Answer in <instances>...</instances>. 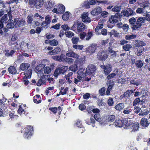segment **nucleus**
Instances as JSON below:
<instances>
[{"label": "nucleus", "mask_w": 150, "mask_h": 150, "mask_svg": "<svg viewBox=\"0 0 150 150\" xmlns=\"http://www.w3.org/2000/svg\"><path fill=\"white\" fill-rule=\"evenodd\" d=\"M136 46L137 47V51L136 52V54L139 56H140L142 55L144 52V48L143 46L146 45L145 43L142 41L137 40L135 43Z\"/></svg>", "instance_id": "obj_1"}, {"label": "nucleus", "mask_w": 150, "mask_h": 150, "mask_svg": "<svg viewBox=\"0 0 150 150\" xmlns=\"http://www.w3.org/2000/svg\"><path fill=\"white\" fill-rule=\"evenodd\" d=\"M114 123L116 126L118 127H123L126 129H128V127L129 126V122H128L126 119H123L122 120H117Z\"/></svg>", "instance_id": "obj_2"}, {"label": "nucleus", "mask_w": 150, "mask_h": 150, "mask_svg": "<svg viewBox=\"0 0 150 150\" xmlns=\"http://www.w3.org/2000/svg\"><path fill=\"white\" fill-rule=\"evenodd\" d=\"M29 4L31 7L34 6L36 8H40L43 4V0H29Z\"/></svg>", "instance_id": "obj_3"}, {"label": "nucleus", "mask_w": 150, "mask_h": 150, "mask_svg": "<svg viewBox=\"0 0 150 150\" xmlns=\"http://www.w3.org/2000/svg\"><path fill=\"white\" fill-rule=\"evenodd\" d=\"M33 128L32 126H28L25 129V132L23 137L25 139H29L32 135Z\"/></svg>", "instance_id": "obj_4"}, {"label": "nucleus", "mask_w": 150, "mask_h": 150, "mask_svg": "<svg viewBox=\"0 0 150 150\" xmlns=\"http://www.w3.org/2000/svg\"><path fill=\"white\" fill-rule=\"evenodd\" d=\"M65 8L62 4L58 5L56 8H54L52 10V12L57 14H62L65 11Z\"/></svg>", "instance_id": "obj_5"}, {"label": "nucleus", "mask_w": 150, "mask_h": 150, "mask_svg": "<svg viewBox=\"0 0 150 150\" xmlns=\"http://www.w3.org/2000/svg\"><path fill=\"white\" fill-rule=\"evenodd\" d=\"M108 52L106 50H103L102 52H99L97 55V58L102 61H105L108 56Z\"/></svg>", "instance_id": "obj_6"}, {"label": "nucleus", "mask_w": 150, "mask_h": 150, "mask_svg": "<svg viewBox=\"0 0 150 150\" xmlns=\"http://www.w3.org/2000/svg\"><path fill=\"white\" fill-rule=\"evenodd\" d=\"M145 22V19L143 17H140L137 20L136 25L133 27V30H136L140 28L142 25V24Z\"/></svg>", "instance_id": "obj_7"}, {"label": "nucleus", "mask_w": 150, "mask_h": 150, "mask_svg": "<svg viewBox=\"0 0 150 150\" xmlns=\"http://www.w3.org/2000/svg\"><path fill=\"white\" fill-rule=\"evenodd\" d=\"M51 16L49 15H47L45 18V21L42 22L41 23V25L45 28H47L48 27V25L50 23L51 21Z\"/></svg>", "instance_id": "obj_8"}, {"label": "nucleus", "mask_w": 150, "mask_h": 150, "mask_svg": "<svg viewBox=\"0 0 150 150\" xmlns=\"http://www.w3.org/2000/svg\"><path fill=\"white\" fill-rule=\"evenodd\" d=\"M14 22L15 24V28L23 26L25 23V22L23 19L15 18L14 19Z\"/></svg>", "instance_id": "obj_9"}, {"label": "nucleus", "mask_w": 150, "mask_h": 150, "mask_svg": "<svg viewBox=\"0 0 150 150\" xmlns=\"http://www.w3.org/2000/svg\"><path fill=\"white\" fill-rule=\"evenodd\" d=\"M96 70V67L93 64H90L86 68V74L91 75L93 74Z\"/></svg>", "instance_id": "obj_10"}, {"label": "nucleus", "mask_w": 150, "mask_h": 150, "mask_svg": "<svg viewBox=\"0 0 150 150\" xmlns=\"http://www.w3.org/2000/svg\"><path fill=\"white\" fill-rule=\"evenodd\" d=\"M140 6L143 8H137L136 10V12L138 13L143 14L146 12L145 9L148 8L149 6L148 4L146 3L145 4V3H143L140 5Z\"/></svg>", "instance_id": "obj_11"}, {"label": "nucleus", "mask_w": 150, "mask_h": 150, "mask_svg": "<svg viewBox=\"0 0 150 150\" xmlns=\"http://www.w3.org/2000/svg\"><path fill=\"white\" fill-rule=\"evenodd\" d=\"M9 16L10 22L7 25V27L8 28L11 29L15 27V24L14 22V20H12V16L10 11H9L8 13Z\"/></svg>", "instance_id": "obj_12"}, {"label": "nucleus", "mask_w": 150, "mask_h": 150, "mask_svg": "<svg viewBox=\"0 0 150 150\" xmlns=\"http://www.w3.org/2000/svg\"><path fill=\"white\" fill-rule=\"evenodd\" d=\"M100 67L104 69L106 75H108L112 71V66L110 64H108L105 66L101 65Z\"/></svg>", "instance_id": "obj_13"}, {"label": "nucleus", "mask_w": 150, "mask_h": 150, "mask_svg": "<svg viewBox=\"0 0 150 150\" xmlns=\"http://www.w3.org/2000/svg\"><path fill=\"white\" fill-rule=\"evenodd\" d=\"M97 48V45L95 44H92L87 48L86 52L89 54L94 53Z\"/></svg>", "instance_id": "obj_14"}, {"label": "nucleus", "mask_w": 150, "mask_h": 150, "mask_svg": "<svg viewBox=\"0 0 150 150\" xmlns=\"http://www.w3.org/2000/svg\"><path fill=\"white\" fill-rule=\"evenodd\" d=\"M88 14L87 12H84L81 15V17L82 21L85 23H90L91 21L90 18L88 16Z\"/></svg>", "instance_id": "obj_15"}, {"label": "nucleus", "mask_w": 150, "mask_h": 150, "mask_svg": "<svg viewBox=\"0 0 150 150\" xmlns=\"http://www.w3.org/2000/svg\"><path fill=\"white\" fill-rule=\"evenodd\" d=\"M131 130V132H134L137 131L139 128V125L138 122H136L134 123H132L130 124L129 122V126Z\"/></svg>", "instance_id": "obj_16"}, {"label": "nucleus", "mask_w": 150, "mask_h": 150, "mask_svg": "<svg viewBox=\"0 0 150 150\" xmlns=\"http://www.w3.org/2000/svg\"><path fill=\"white\" fill-rule=\"evenodd\" d=\"M150 123V122L148 121L147 119L144 117L141 119L140 122L141 125L144 128L148 127Z\"/></svg>", "instance_id": "obj_17"}, {"label": "nucleus", "mask_w": 150, "mask_h": 150, "mask_svg": "<svg viewBox=\"0 0 150 150\" xmlns=\"http://www.w3.org/2000/svg\"><path fill=\"white\" fill-rule=\"evenodd\" d=\"M52 58L54 60L59 62H64L65 59V55L64 54H62L60 56H53Z\"/></svg>", "instance_id": "obj_18"}, {"label": "nucleus", "mask_w": 150, "mask_h": 150, "mask_svg": "<svg viewBox=\"0 0 150 150\" xmlns=\"http://www.w3.org/2000/svg\"><path fill=\"white\" fill-rule=\"evenodd\" d=\"M123 15L125 16L128 17L134 14V12L133 10L130 8H129L127 10H125L123 11Z\"/></svg>", "instance_id": "obj_19"}, {"label": "nucleus", "mask_w": 150, "mask_h": 150, "mask_svg": "<svg viewBox=\"0 0 150 150\" xmlns=\"http://www.w3.org/2000/svg\"><path fill=\"white\" fill-rule=\"evenodd\" d=\"M86 123L88 125H92V126L93 127H95L94 123H95V121L94 120V118H93V117H91V116L90 117L86 118L85 120Z\"/></svg>", "instance_id": "obj_20"}, {"label": "nucleus", "mask_w": 150, "mask_h": 150, "mask_svg": "<svg viewBox=\"0 0 150 150\" xmlns=\"http://www.w3.org/2000/svg\"><path fill=\"white\" fill-rule=\"evenodd\" d=\"M102 11L100 7L98 6L93 9L91 12V14L93 16H96L99 14Z\"/></svg>", "instance_id": "obj_21"}, {"label": "nucleus", "mask_w": 150, "mask_h": 150, "mask_svg": "<svg viewBox=\"0 0 150 150\" xmlns=\"http://www.w3.org/2000/svg\"><path fill=\"white\" fill-rule=\"evenodd\" d=\"M79 24L77 28V31L78 32H83L86 29V27L85 25L81 22L80 21Z\"/></svg>", "instance_id": "obj_22"}, {"label": "nucleus", "mask_w": 150, "mask_h": 150, "mask_svg": "<svg viewBox=\"0 0 150 150\" xmlns=\"http://www.w3.org/2000/svg\"><path fill=\"white\" fill-rule=\"evenodd\" d=\"M17 39V37L16 35L15 34L13 35L11 39V40L9 41V44L11 45H15L17 43L16 40Z\"/></svg>", "instance_id": "obj_23"}, {"label": "nucleus", "mask_w": 150, "mask_h": 150, "mask_svg": "<svg viewBox=\"0 0 150 150\" xmlns=\"http://www.w3.org/2000/svg\"><path fill=\"white\" fill-rule=\"evenodd\" d=\"M46 82V79L44 76H42L39 79L36 83V85L38 86H40L42 84H44Z\"/></svg>", "instance_id": "obj_24"}, {"label": "nucleus", "mask_w": 150, "mask_h": 150, "mask_svg": "<svg viewBox=\"0 0 150 150\" xmlns=\"http://www.w3.org/2000/svg\"><path fill=\"white\" fill-rule=\"evenodd\" d=\"M21 45L23 44V45H21V47L24 51H27L29 50V49H30V47H29V44L28 43H25L23 42L21 43Z\"/></svg>", "instance_id": "obj_25"}, {"label": "nucleus", "mask_w": 150, "mask_h": 150, "mask_svg": "<svg viewBox=\"0 0 150 150\" xmlns=\"http://www.w3.org/2000/svg\"><path fill=\"white\" fill-rule=\"evenodd\" d=\"M79 22L80 21L78 20L75 21L74 23L73 26L71 28V29L74 31H77V28H78V25H79Z\"/></svg>", "instance_id": "obj_26"}, {"label": "nucleus", "mask_w": 150, "mask_h": 150, "mask_svg": "<svg viewBox=\"0 0 150 150\" xmlns=\"http://www.w3.org/2000/svg\"><path fill=\"white\" fill-rule=\"evenodd\" d=\"M73 73L72 72L69 73L67 74L65 76L64 78L69 83H71L72 82L71 81L70 79H72V76Z\"/></svg>", "instance_id": "obj_27"}, {"label": "nucleus", "mask_w": 150, "mask_h": 150, "mask_svg": "<svg viewBox=\"0 0 150 150\" xmlns=\"http://www.w3.org/2000/svg\"><path fill=\"white\" fill-rule=\"evenodd\" d=\"M124 107V104L122 103H120L116 105L114 108L117 110L120 111L123 109Z\"/></svg>", "instance_id": "obj_28"}, {"label": "nucleus", "mask_w": 150, "mask_h": 150, "mask_svg": "<svg viewBox=\"0 0 150 150\" xmlns=\"http://www.w3.org/2000/svg\"><path fill=\"white\" fill-rule=\"evenodd\" d=\"M61 50V49L59 47H57L54 50L51 51H50L49 53L51 55H54L58 53Z\"/></svg>", "instance_id": "obj_29"}, {"label": "nucleus", "mask_w": 150, "mask_h": 150, "mask_svg": "<svg viewBox=\"0 0 150 150\" xmlns=\"http://www.w3.org/2000/svg\"><path fill=\"white\" fill-rule=\"evenodd\" d=\"M135 66L139 68H142L144 65V63L142 61L138 60L136 61Z\"/></svg>", "instance_id": "obj_30"}, {"label": "nucleus", "mask_w": 150, "mask_h": 150, "mask_svg": "<svg viewBox=\"0 0 150 150\" xmlns=\"http://www.w3.org/2000/svg\"><path fill=\"white\" fill-rule=\"evenodd\" d=\"M118 21V18L115 16H112L109 18V21L110 23H117Z\"/></svg>", "instance_id": "obj_31"}, {"label": "nucleus", "mask_w": 150, "mask_h": 150, "mask_svg": "<svg viewBox=\"0 0 150 150\" xmlns=\"http://www.w3.org/2000/svg\"><path fill=\"white\" fill-rule=\"evenodd\" d=\"M29 67V65L27 63H23L20 66V68L22 70L27 69Z\"/></svg>", "instance_id": "obj_32"}, {"label": "nucleus", "mask_w": 150, "mask_h": 150, "mask_svg": "<svg viewBox=\"0 0 150 150\" xmlns=\"http://www.w3.org/2000/svg\"><path fill=\"white\" fill-rule=\"evenodd\" d=\"M78 67L76 64H73L70 66L69 69L70 70L74 72H76L78 69Z\"/></svg>", "instance_id": "obj_33"}, {"label": "nucleus", "mask_w": 150, "mask_h": 150, "mask_svg": "<svg viewBox=\"0 0 150 150\" xmlns=\"http://www.w3.org/2000/svg\"><path fill=\"white\" fill-rule=\"evenodd\" d=\"M44 67V65L43 64H39V65L36 67L35 68V71H36V72H38L39 73H40L42 69H43ZM37 73H38V72Z\"/></svg>", "instance_id": "obj_34"}, {"label": "nucleus", "mask_w": 150, "mask_h": 150, "mask_svg": "<svg viewBox=\"0 0 150 150\" xmlns=\"http://www.w3.org/2000/svg\"><path fill=\"white\" fill-rule=\"evenodd\" d=\"M129 21L130 24L132 25V28L133 29V27L136 25L137 21L136 19L132 17L129 19Z\"/></svg>", "instance_id": "obj_35"}, {"label": "nucleus", "mask_w": 150, "mask_h": 150, "mask_svg": "<svg viewBox=\"0 0 150 150\" xmlns=\"http://www.w3.org/2000/svg\"><path fill=\"white\" fill-rule=\"evenodd\" d=\"M9 72L11 74H15L16 72V69L13 66H10L8 69Z\"/></svg>", "instance_id": "obj_36"}, {"label": "nucleus", "mask_w": 150, "mask_h": 150, "mask_svg": "<svg viewBox=\"0 0 150 150\" xmlns=\"http://www.w3.org/2000/svg\"><path fill=\"white\" fill-rule=\"evenodd\" d=\"M103 26V23L102 22L99 23L97 27L95 28V31L96 33H97L98 32L99 30L102 29Z\"/></svg>", "instance_id": "obj_37"}, {"label": "nucleus", "mask_w": 150, "mask_h": 150, "mask_svg": "<svg viewBox=\"0 0 150 150\" xmlns=\"http://www.w3.org/2000/svg\"><path fill=\"white\" fill-rule=\"evenodd\" d=\"M78 75H82V76H85L86 74V71L83 68H80L78 71Z\"/></svg>", "instance_id": "obj_38"}, {"label": "nucleus", "mask_w": 150, "mask_h": 150, "mask_svg": "<svg viewBox=\"0 0 150 150\" xmlns=\"http://www.w3.org/2000/svg\"><path fill=\"white\" fill-rule=\"evenodd\" d=\"M32 73V70L30 69L25 71V75L26 78H30L31 77Z\"/></svg>", "instance_id": "obj_39"}, {"label": "nucleus", "mask_w": 150, "mask_h": 150, "mask_svg": "<svg viewBox=\"0 0 150 150\" xmlns=\"http://www.w3.org/2000/svg\"><path fill=\"white\" fill-rule=\"evenodd\" d=\"M69 17V13L68 12H66L62 16V19L63 20L67 21Z\"/></svg>", "instance_id": "obj_40"}, {"label": "nucleus", "mask_w": 150, "mask_h": 150, "mask_svg": "<svg viewBox=\"0 0 150 150\" xmlns=\"http://www.w3.org/2000/svg\"><path fill=\"white\" fill-rule=\"evenodd\" d=\"M0 21L4 23H6L8 21L7 15H4V16L1 18V20H0Z\"/></svg>", "instance_id": "obj_41"}, {"label": "nucleus", "mask_w": 150, "mask_h": 150, "mask_svg": "<svg viewBox=\"0 0 150 150\" xmlns=\"http://www.w3.org/2000/svg\"><path fill=\"white\" fill-rule=\"evenodd\" d=\"M49 43L50 45L52 46H55L57 45L58 44V41L55 39H53L52 40H50Z\"/></svg>", "instance_id": "obj_42"}, {"label": "nucleus", "mask_w": 150, "mask_h": 150, "mask_svg": "<svg viewBox=\"0 0 150 150\" xmlns=\"http://www.w3.org/2000/svg\"><path fill=\"white\" fill-rule=\"evenodd\" d=\"M110 35H113L115 37H118L119 36V33L115 30H112L109 33Z\"/></svg>", "instance_id": "obj_43"}, {"label": "nucleus", "mask_w": 150, "mask_h": 150, "mask_svg": "<svg viewBox=\"0 0 150 150\" xmlns=\"http://www.w3.org/2000/svg\"><path fill=\"white\" fill-rule=\"evenodd\" d=\"M136 37V36L134 34L129 35H126L125 37V38L127 40H129L135 38Z\"/></svg>", "instance_id": "obj_44"}, {"label": "nucleus", "mask_w": 150, "mask_h": 150, "mask_svg": "<svg viewBox=\"0 0 150 150\" xmlns=\"http://www.w3.org/2000/svg\"><path fill=\"white\" fill-rule=\"evenodd\" d=\"M34 17L37 18L38 20L39 21H42L44 18L43 16L39 14L38 13H36L34 14Z\"/></svg>", "instance_id": "obj_45"}, {"label": "nucleus", "mask_w": 150, "mask_h": 150, "mask_svg": "<svg viewBox=\"0 0 150 150\" xmlns=\"http://www.w3.org/2000/svg\"><path fill=\"white\" fill-rule=\"evenodd\" d=\"M68 69V66H63L61 68H60V70L61 72V74H63L65 73Z\"/></svg>", "instance_id": "obj_46"}, {"label": "nucleus", "mask_w": 150, "mask_h": 150, "mask_svg": "<svg viewBox=\"0 0 150 150\" xmlns=\"http://www.w3.org/2000/svg\"><path fill=\"white\" fill-rule=\"evenodd\" d=\"M43 68L44 73L45 74H49L51 71V68L49 67H44Z\"/></svg>", "instance_id": "obj_47"}, {"label": "nucleus", "mask_w": 150, "mask_h": 150, "mask_svg": "<svg viewBox=\"0 0 150 150\" xmlns=\"http://www.w3.org/2000/svg\"><path fill=\"white\" fill-rule=\"evenodd\" d=\"M132 47V46L130 44L125 45L122 47L123 49L125 51H129V49Z\"/></svg>", "instance_id": "obj_48"}, {"label": "nucleus", "mask_w": 150, "mask_h": 150, "mask_svg": "<svg viewBox=\"0 0 150 150\" xmlns=\"http://www.w3.org/2000/svg\"><path fill=\"white\" fill-rule=\"evenodd\" d=\"M108 122L107 119L106 120L105 117H102L101 119L99 122L100 125H104L107 124V122Z\"/></svg>", "instance_id": "obj_49"}, {"label": "nucleus", "mask_w": 150, "mask_h": 150, "mask_svg": "<svg viewBox=\"0 0 150 150\" xmlns=\"http://www.w3.org/2000/svg\"><path fill=\"white\" fill-rule=\"evenodd\" d=\"M130 83L131 84L136 85L137 86L140 85L141 84L140 81H135L134 80H131L130 81Z\"/></svg>", "instance_id": "obj_50"}, {"label": "nucleus", "mask_w": 150, "mask_h": 150, "mask_svg": "<svg viewBox=\"0 0 150 150\" xmlns=\"http://www.w3.org/2000/svg\"><path fill=\"white\" fill-rule=\"evenodd\" d=\"M64 61H65L69 64H71L73 62L74 60L72 58H68L65 57Z\"/></svg>", "instance_id": "obj_51"}, {"label": "nucleus", "mask_w": 150, "mask_h": 150, "mask_svg": "<svg viewBox=\"0 0 150 150\" xmlns=\"http://www.w3.org/2000/svg\"><path fill=\"white\" fill-rule=\"evenodd\" d=\"M115 118V116L114 115H110L107 118V120L108 122H112L114 120Z\"/></svg>", "instance_id": "obj_52"}, {"label": "nucleus", "mask_w": 150, "mask_h": 150, "mask_svg": "<svg viewBox=\"0 0 150 150\" xmlns=\"http://www.w3.org/2000/svg\"><path fill=\"white\" fill-rule=\"evenodd\" d=\"M145 14L144 15V18L145 19V20H146L148 21H150V14L147 13L146 12L144 13Z\"/></svg>", "instance_id": "obj_53"}, {"label": "nucleus", "mask_w": 150, "mask_h": 150, "mask_svg": "<svg viewBox=\"0 0 150 150\" xmlns=\"http://www.w3.org/2000/svg\"><path fill=\"white\" fill-rule=\"evenodd\" d=\"M105 87L102 88L99 91V94L101 96H104L105 95Z\"/></svg>", "instance_id": "obj_54"}, {"label": "nucleus", "mask_w": 150, "mask_h": 150, "mask_svg": "<svg viewBox=\"0 0 150 150\" xmlns=\"http://www.w3.org/2000/svg\"><path fill=\"white\" fill-rule=\"evenodd\" d=\"M74 48L76 49L81 50L83 48V46L82 45H74L73 46Z\"/></svg>", "instance_id": "obj_55"}, {"label": "nucleus", "mask_w": 150, "mask_h": 150, "mask_svg": "<svg viewBox=\"0 0 150 150\" xmlns=\"http://www.w3.org/2000/svg\"><path fill=\"white\" fill-rule=\"evenodd\" d=\"M60 74H61V72L60 68H58L56 69L54 73V75L55 77H57L58 75Z\"/></svg>", "instance_id": "obj_56"}, {"label": "nucleus", "mask_w": 150, "mask_h": 150, "mask_svg": "<svg viewBox=\"0 0 150 150\" xmlns=\"http://www.w3.org/2000/svg\"><path fill=\"white\" fill-rule=\"evenodd\" d=\"M94 120L95 119L97 121L99 122L102 117H100V115L99 114H96L94 115V117H93Z\"/></svg>", "instance_id": "obj_57"}, {"label": "nucleus", "mask_w": 150, "mask_h": 150, "mask_svg": "<svg viewBox=\"0 0 150 150\" xmlns=\"http://www.w3.org/2000/svg\"><path fill=\"white\" fill-rule=\"evenodd\" d=\"M140 101V99L139 98H136L133 101V105L135 106L137 105L139 103Z\"/></svg>", "instance_id": "obj_58"}, {"label": "nucleus", "mask_w": 150, "mask_h": 150, "mask_svg": "<svg viewBox=\"0 0 150 150\" xmlns=\"http://www.w3.org/2000/svg\"><path fill=\"white\" fill-rule=\"evenodd\" d=\"M85 56H82L80 57V58L77 59V60L75 61V62L78 61L79 62L80 64L83 63V62L85 61Z\"/></svg>", "instance_id": "obj_59"}, {"label": "nucleus", "mask_w": 150, "mask_h": 150, "mask_svg": "<svg viewBox=\"0 0 150 150\" xmlns=\"http://www.w3.org/2000/svg\"><path fill=\"white\" fill-rule=\"evenodd\" d=\"M61 28L65 31L68 30L70 29V28L67 24H64L61 26Z\"/></svg>", "instance_id": "obj_60"}, {"label": "nucleus", "mask_w": 150, "mask_h": 150, "mask_svg": "<svg viewBox=\"0 0 150 150\" xmlns=\"http://www.w3.org/2000/svg\"><path fill=\"white\" fill-rule=\"evenodd\" d=\"M108 103L109 106H112L114 104V102L113 99L110 98L108 100Z\"/></svg>", "instance_id": "obj_61"}, {"label": "nucleus", "mask_w": 150, "mask_h": 150, "mask_svg": "<svg viewBox=\"0 0 150 150\" xmlns=\"http://www.w3.org/2000/svg\"><path fill=\"white\" fill-rule=\"evenodd\" d=\"M92 36V33L91 32H88L86 35V40H89Z\"/></svg>", "instance_id": "obj_62"}, {"label": "nucleus", "mask_w": 150, "mask_h": 150, "mask_svg": "<svg viewBox=\"0 0 150 150\" xmlns=\"http://www.w3.org/2000/svg\"><path fill=\"white\" fill-rule=\"evenodd\" d=\"M74 53V52L73 51H68L66 54V55L67 57H73Z\"/></svg>", "instance_id": "obj_63"}, {"label": "nucleus", "mask_w": 150, "mask_h": 150, "mask_svg": "<svg viewBox=\"0 0 150 150\" xmlns=\"http://www.w3.org/2000/svg\"><path fill=\"white\" fill-rule=\"evenodd\" d=\"M72 43L74 44H77L79 41V38L78 37H74L71 40Z\"/></svg>", "instance_id": "obj_64"}]
</instances>
